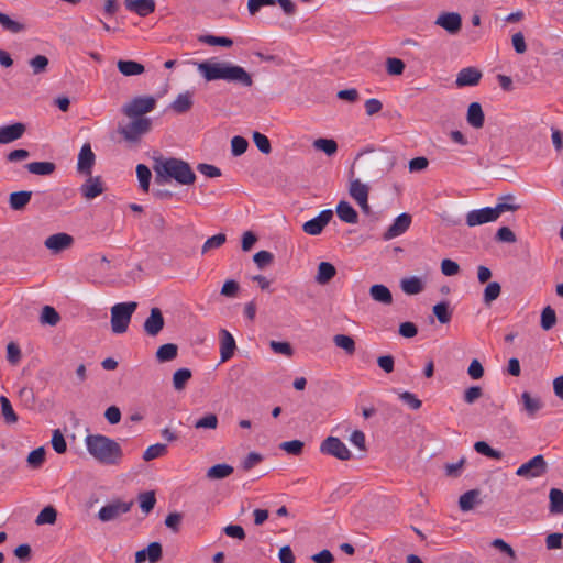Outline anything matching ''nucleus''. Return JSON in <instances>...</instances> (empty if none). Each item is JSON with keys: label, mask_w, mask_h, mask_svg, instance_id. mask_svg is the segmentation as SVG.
I'll list each match as a JSON object with an SVG mask.
<instances>
[{"label": "nucleus", "mask_w": 563, "mask_h": 563, "mask_svg": "<svg viewBox=\"0 0 563 563\" xmlns=\"http://www.w3.org/2000/svg\"><path fill=\"white\" fill-rule=\"evenodd\" d=\"M387 73L393 76H399L405 70V63L396 57H390L386 62Z\"/></svg>", "instance_id": "obj_60"}, {"label": "nucleus", "mask_w": 563, "mask_h": 563, "mask_svg": "<svg viewBox=\"0 0 563 563\" xmlns=\"http://www.w3.org/2000/svg\"><path fill=\"white\" fill-rule=\"evenodd\" d=\"M514 196L508 195L500 198V201L493 207L494 212L496 213V218L498 219L506 211H515L519 208V206L510 203L508 201H512Z\"/></svg>", "instance_id": "obj_43"}, {"label": "nucleus", "mask_w": 563, "mask_h": 563, "mask_svg": "<svg viewBox=\"0 0 563 563\" xmlns=\"http://www.w3.org/2000/svg\"><path fill=\"white\" fill-rule=\"evenodd\" d=\"M49 60L44 55H36L29 60L33 75H40L47 70Z\"/></svg>", "instance_id": "obj_44"}, {"label": "nucleus", "mask_w": 563, "mask_h": 563, "mask_svg": "<svg viewBox=\"0 0 563 563\" xmlns=\"http://www.w3.org/2000/svg\"><path fill=\"white\" fill-rule=\"evenodd\" d=\"M32 198V191L21 190L11 192L9 196V205L12 210L19 211L24 209Z\"/></svg>", "instance_id": "obj_28"}, {"label": "nucleus", "mask_w": 563, "mask_h": 563, "mask_svg": "<svg viewBox=\"0 0 563 563\" xmlns=\"http://www.w3.org/2000/svg\"><path fill=\"white\" fill-rule=\"evenodd\" d=\"M0 24L3 30L9 31L11 33H20L25 30L24 24L19 21L12 20L8 14L0 12Z\"/></svg>", "instance_id": "obj_42"}, {"label": "nucleus", "mask_w": 563, "mask_h": 563, "mask_svg": "<svg viewBox=\"0 0 563 563\" xmlns=\"http://www.w3.org/2000/svg\"><path fill=\"white\" fill-rule=\"evenodd\" d=\"M550 498V512L562 514L563 512V492L559 488H552L549 494Z\"/></svg>", "instance_id": "obj_37"}, {"label": "nucleus", "mask_w": 563, "mask_h": 563, "mask_svg": "<svg viewBox=\"0 0 563 563\" xmlns=\"http://www.w3.org/2000/svg\"><path fill=\"white\" fill-rule=\"evenodd\" d=\"M249 142L242 136H233L231 140V152L233 156H240L247 150Z\"/></svg>", "instance_id": "obj_56"}, {"label": "nucleus", "mask_w": 563, "mask_h": 563, "mask_svg": "<svg viewBox=\"0 0 563 563\" xmlns=\"http://www.w3.org/2000/svg\"><path fill=\"white\" fill-rule=\"evenodd\" d=\"M496 213L493 207H485L481 209H474L466 213L465 222L467 227L473 228L476 225L489 223L496 221Z\"/></svg>", "instance_id": "obj_11"}, {"label": "nucleus", "mask_w": 563, "mask_h": 563, "mask_svg": "<svg viewBox=\"0 0 563 563\" xmlns=\"http://www.w3.org/2000/svg\"><path fill=\"white\" fill-rule=\"evenodd\" d=\"M239 290V284L233 279H229L223 284L221 288V295L224 297L233 298L236 297Z\"/></svg>", "instance_id": "obj_64"}, {"label": "nucleus", "mask_w": 563, "mask_h": 563, "mask_svg": "<svg viewBox=\"0 0 563 563\" xmlns=\"http://www.w3.org/2000/svg\"><path fill=\"white\" fill-rule=\"evenodd\" d=\"M411 224V216L409 213L399 214L384 233V240L388 241L404 234Z\"/></svg>", "instance_id": "obj_13"}, {"label": "nucleus", "mask_w": 563, "mask_h": 563, "mask_svg": "<svg viewBox=\"0 0 563 563\" xmlns=\"http://www.w3.org/2000/svg\"><path fill=\"white\" fill-rule=\"evenodd\" d=\"M74 243V238L68 233H55L46 238L44 245L53 253H59L69 249Z\"/></svg>", "instance_id": "obj_12"}, {"label": "nucleus", "mask_w": 563, "mask_h": 563, "mask_svg": "<svg viewBox=\"0 0 563 563\" xmlns=\"http://www.w3.org/2000/svg\"><path fill=\"white\" fill-rule=\"evenodd\" d=\"M401 290L407 295H417L423 290V284L419 277L412 276L400 282Z\"/></svg>", "instance_id": "obj_34"}, {"label": "nucleus", "mask_w": 563, "mask_h": 563, "mask_svg": "<svg viewBox=\"0 0 563 563\" xmlns=\"http://www.w3.org/2000/svg\"><path fill=\"white\" fill-rule=\"evenodd\" d=\"M556 323V313L553 308L547 306L541 313V328L545 331L552 329Z\"/></svg>", "instance_id": "obj_50"}, {"label": "nucleus", "mask_w": 563, "mask_h": 563, "mask_svg": "<svg viewBox=\"0 0 563 563\" xmlns=\"http://www.w3.org/2000/svg\"><path fill=\"white\" fill-rule=\"evenodd\" d=\"M137 308V302L128 301L115 303L111 307V330L115 334L128 331L131 318Z\"/></svg>", "instance_id": "obj_4"}, {"label": "nucleus", "mask_w": 563, "mask_h": 563, "mask_svg": "<svg viewBox=\"0 0 563 563\" xmlns=\"http://www.w3.org/2000/svg\"><path fill=\"white\" fill-rule=\"evenodd\" d=\"M313 147L325 153L328 156L334 155L338 151V144L332 139H317L313 142Z\"/></svg>", "instance_id": "obj_41"}, {"label": "nucleus", "mask_w": 563, "mask_h": 563, "mask_svg": "<svg viewBox=\"0 0 563 563\" xmlns=\"http://www.w3.org/2000/svg\"><path fill=\"white\" fill-rule=\"evenodd\" d=\"M477 497H478V492L475 489L468 490V492L464 493L463 495H461L460 499H459V506H460L461 510L468 511V510L473 509Z\"/></svg>", "instance_id": "obj_45"}, {"label": "nucleus", "mask_w": 563, "mask_h": 563, "mask_svg": "<svg viewBox=\"0 0 563 563\" xmlns=\"http://www.w3.org/2000/svg\"><path fill=\"white\" fill-rule=\"evenodd\" d=\"M133 120L124 126L119 128V133L129 142H136L150 131L151 120L148 118H132Z\"/></svg>", "instance_id": "obj_7"}, {"label": "nucleus", "mask_w": 563, "mask_h": 563, "mask_svg": "<svg viewBox=\"0 0 563 563\" xmlns=\"http://www.w3.org/2000/svg\"><path fill=\"white\" fill-rule=\"evenodd\" d=\"M51 443H52L53 449L58 454H63L67 450L66 440H65L64 435L62 434V432L58 429L54 430Z\"/></svg>", "instance_id": "obj_58"}, {"label": "nucleus", "mask_w": 563, "mask_h": 563, "mask_svg": "<svg viewBox=\"0 0 563 563\" xmlns=\"http://www.w3.org/2000/svg\"><path fill=\"white\" fill-rule=\"evenodd\" d=\"M218 417L214 413H208L196 420L194 427L196 429H210L214 430L218 427Z\"/></svg>", "instance_id": "obj_53"}, {"label": "nucleus", "mask_w": 563, "mask_h": 563, "mask_svg": "<svg viewBox=\"0 0 563 563\" xmlns=\"http://www.w3.org/2000/svg\"><path fill=\"white\" fill-rule=\"evenodd\" d=\"M519 404L521 405V411L531 419L536 418L538 411L543 407L541 399L538 396H532L529 391L521 394Z\"/></svg>", "instance_id": "obj_15"}, {"label": "nucleus", "mask_w": 563, "mask_h": 563, "mask_svg": "<svg viewBox=\"0 0 563 563\" xmlns=\"http://www.w3.org/2000/svg\"><path fill=\"white\" fill-rule=\"evenodd\" d=\"M482 78V73L475 67H466L459 71L455 84L457 87L476 86Z\"/></svg>", "instance_id": "obj_20"}, {"label": "nucleus", "mask_w": 563, "mask_h": 563, "mask_svg": "<svg viewBox=\"0 0 563 563\" xmlns=\"http://www.w3.org/2000/svg\"><path fill=\"white\" fill-rule=\"evenodd\" d=\"M253 141L258 148L260 152L263 154H269L272 151L271 142L268 137L260 132L253 133Z\"/></svg>", "instance_id": "obj_59"}, {"label": "nucleus", "mask_w": 563, "mask_h": 563, "mask_svg": "<svg viewBox=\"0 0 563 563\" xmlns=\"http://www.w3.org/2000/svg\"><path fill=\"white\" fill-rule=\"evenodd\" d=\"M155 104L156 100L151 96L136 97L122 107V112L129 118H143V114L154 110Z\"/></svg>", "instance_id": "obj_5"}, {"label": "nucleus", "mask_w": 563, "mask_h": 563, "mask_svg": "<svg viewBox=\"0 0 563 563\" xmlns=\"http://www.w3.org/2000/svg\"><path fill=\"white\" fill-rule=\"evenodd\" d=\"M140 508L143 512L148 514L155 506L156 498L154 492H145L139 496Z\"/></svg>", "instance_id": "obj_55"}, {"label": "nucleus", "mask_w": 563, "mask_h": 563, "mask_svg": "<svg viewBox=\"0 0 563 563\" xmlns=\"http://www.w3.org/2000/svg\"><path fill=\"white\" fill-rule=\"evenodd\" d=\"M433 313L440 323H448L452 317V313L449 310V303L445 301L437 303L433 307Z\"/></svg>", "instance_id": "obj_54"}, {"label": "nucleus", "mask_w": 563, "mask_h": 563, "mask_svg": "<svg viewBox=\"0 0 563 563\" xmlns=\"http://www.w3.org/2000/svg\"><path fill=\"white\" fill-rule=\"evenodd\" d=\"M29 173L40 176H48L56 169V165L52 162H32L25 165Z\"/></svg>", "instance_id": "obj_31"}, {"label": "nucleus", "mask_w": 563, "mask_h": 563, "mask_svg": "<svg viewBox=\"0 0 563 563\" xmlns=\"http://www.w3.org/2000/svg\"><path fill=\"white\" fill-rule=\"evenodd\" d=\"M335 346L345 351L346 354L352 355L355 352V342L352 336L346 334H336L333 336Z\"/></svg>", "instance_id": "obj_38"}, {"label": "nucleus", "mask_w": 563, "mask_h": 563, "mask_svg": "<svg viewBox=\"0 0 563 563\" xmlns=\"http://www.w3.org/2000/svg\"><path fill=\"white\" fill-rule=\"evenodd\" d=\"M234 468L225 463L216 464L207 471V478L209 479H223L233 473Z\"/></svg>", "instance_id": "obj_35"}, {"label": "nucleus", "mask_w": 563, "mask_h": 563, "mask_svg": "<svg viewBox=\"0 0 563 563\" xmlns=\"http://www.w3.org/2000/svg\"><path fill=\"white\" fill-rule=\"evenodd\" d=\"M227 241V235L224 233H218L203 243L202 245V254L208 253L209 251L213 249H219Z\"/></svg>", "instance_id": "obj_51"}, {"label": "nucleus", "mask_w": 563, "mask_h": 563, "mask_svg": "<svg viewBox=\"0 0 563 563\" xmlns=\"http://www.w3.org/2000/svg\"><path fill=\"white\" fill-rule=\"evenodd\" d=\"M336 214L345 223L355 224L358 221V214L356 210L347 202L340 201L336 206Z\"/></svg>", "instance_id": "obj_27"}, {"label": "nucleus", "mask_w": 563, "mask_h": 563, "mask_svg": "<svg viewBox=\"0 0 563 563\" xmlns=\"http://www.w3.org/2000/svg\"><path fill=\"white\" fill-rule=\"evenodd\" d=\"M192 98L194 93L190 91L179 93L177 98L169 104V109L177 114L186 113L191 109L194 104Z\"/></svg>", "instance_id": "obj_23"}, {"label": "nucleus", "mask_w": 563, "mask_h": 563, "mask_svg": "<svg viewBox=\"0 0 563 563\" xmlns=\"http://www.w3.org/2000/svg\"><path fill=\"white\" fill-rule=\"evenodd\" d=\"M87 452L103 465H119L123 457L121 445L103 434H88L85 438Z\"/></svg>", "instance_id": "obj_3"}, {"label": "nucleus", "mask_w": 563, "mask_h": 563, "mask_svg": "<svg viewBox=\"0 0 563 563\" xmlns=\"http://www.w3.org/2000/svg\"><path fill=\"white\" fill-rule=\"evenodd\" d=\"M133 500L124 501L120 499L112 500L111 503L101 507L98 511V519L102 522H109L120 518L122 515L129 512L133 506Z\"/></svg>", "instance_id": "obj_6"}, {"label": "nucleus", "mask_w": 563, "mask_h": 563, "mask_svg": "<svg viewBox=\"0 0 563 563\" xmlns=\"http://www.w3.org/2000/svg\"><path fill=\"white\" fill-rule=\"evenodd\" d=\"M167 453V446L162 443L150 445L143 453V460L148 462Z\"/></svg>", "instance_id": "obj_48"}, {"label": "nucleus", "mask_w": 563, "mask_h": 563, "mask_svg": "<svg viewBox=\"0 0 563 563\" xmlns=\"http://www.w3.org/2000/svg\"><path fill=\"white\" fill-rule=\"evenodd\" d=\"M435 24L444 29L450 34H456L462 27V19L459 13L445 12L437 18Z\"/></svg>", "instance_id": "obj_14"}, {"label": "nucleus", "mask_w": 563, "mask_h": 563, "mask_svg": "<svg viewBox=\"0 0 563 563\" xmlns=\"http://www.w3.org/2000/svg\"><path fill=\"white\" fill-rule=\"evenodd\" d=\"M547 471L548 464L543 455L539 454L520 465L516 471V475L523 478H536L543 476Z\"/></svg>", "instance_id": "obj_8"}, {"label": "nucleus", "mask_w": 563, "mask_h": 563, "mask_svg": "<svg viewBox=\"0 0 563 563\" xmlns=\"http://www.w3.org/2000/svg\"><path fill=\"white\" fill-rule=\"evenodd\" d=\"M118 69L123 76H136L144 73V66L135 60H119Z\"/></svg>", "instance_id": "obj_32"}, {"label": "nucleus", "mask_w": 563, "mask_h": 563, "mask_svg": "<svg viewBox=\"0 0 563 563\" xmlns=\"http://www.w3.org/2000/svg\"><path fill=\"white\" fill-rule=\"evenodd\" d=\"M263 461V456L260 453L251 452L249 453L245 459L242 461V468L244 471H250L257 464H260Z\"/></svg>", "instance_id": "obj_62"}, {"label": "nucleus", "mask_w": 563, "mask_h": 563, "mask_svg": "<svg viewBox=\"0 0 563 563\" xmlns=\"http://www.w3.org/2000/svg\"><path fill=\"white\" fill-rule=\"evenodd\" d=\"M235 340L233 335L225 329L220 330V355L221 362L230 360L235 350Z\"/></svg>", "instance_id": "obj_21"}, {"label": "nucleus", "mask_w": 563, "mask_h": 563, "mask_svg": "<svg viewBox=\"0 0 563 563\" xmlns=\"http://www.w3.org/2000/svg\"><path fill=\"white\" fill-rule=\"evenodd\" d=\"M332 218L333 211L331 209H324L317 217L305 222L302 230L309 235H319Z\"/></svg>", "instance_id": "obj_10"}, {"label": "nucleus", "mask_w": 563, "mask_h": 563, "mask_svg": "<svg viewBox=\"0 0 563 563\" xmlns=\"http://www.w3.org/2000/svg\"><path fill=\"white\" fill-rule=\"evenodd\" d=\"M273 254L268 251H260L254 254L253 261L258 268H263L273 262Z\"/></svg>", "instance_id": "obj_63"}, {"label": "nucleus", "mask_w": 563, "mask_h": 563, "mask_svg": "<svg viewBox=\"0 0 563 563\" xmlns=\"http://www.w3.org/2000/svg\"><path fill=\"white\" fill-rule=\"evenodd\" d=\"M60 320L58 312L51 306H45L42 309L41 322L43 324L56 325Z\"/></svg>", "instance_id": "obj_52"}, {"label": "nucleus", "mask_w": 563, "mask_h": 563, "mask_svg": "<svg viewBox=\"0 0 563 563\" xmlns=\"http://www.w3.org/2000/svg\"><path fill=\"white\" fill-rule=\"evenodd\" d=\"M178 347L174 343L161 345L156 351V358L159 363L170 362L177 357Z\"/></svg>", "instance_id": "obj_33"}, {"label": "nucleus", "mask_w": 563, "mask_h": 563, "mask_svg": "<svg viewBox=\"0 0 563 563\" xmlns=\"http://www.w3.org/2000/svg\"><path fill=\"white\" fill-rule=\"evenodd\" d=\"M336 274V268L329 262H321L318 265L316 282L320 285L328 284Z\"/></svg>", "instance_id": "obj_29"}, {"label": "nucleus", "mask_w": 563, "mask_h": 563, "mask_svg": "<svg viewBox=\"0 0 563 563\" xmlns=\"http://www.w3.org/2000/svg\"><path fill=\"white\" fill-rule=\"evenodd\" d=\"M199 41L207 45L222 46V47H230L233 44L231 38L225 37V36H216V35H202L199 37Z\"/></svg>", "instance_id": "obj_49"}, {"label": "nucleus", "mask_w": 563, "mask_h": 563, "mask_svg": "<svg viewBox=\"0 0 563 563\" xmlns=\"http://www.w3.org/2000/svg\"><path fill=\"white\" fill-rule=\"evenodd\" d=\"M192 374L189 368H179L173 374V387L175 390H183L190 380Z\"/></svg>", "instance_id": "obj_36"}, {"label": "nucleus", "mask_w": 563, "mask_h": 563, "mask_svg": "<svg viewBox=\"0 0 563 563\" xmlns=\"http://www.w3.org/2000/svg\"><path fill=\"white\" fill-rule=\"evenodd\" d=\"M371 298L382 305L389 306L393 303V295L388 287L382 284H375L369 288Z\"/></svg>", "instance_id": "obj_24"}, {"label": "nucleus", "mask_w": 563, "mask_h": 563, "mask_svg": "<svg viewBox=\"0 0 563 563\" xmlns=\"http://www.w3.org/2000/svg\"><path fill=\"white\" fill-rule=\"evenodd\" d=\"M81 195L86 199H95L101 195L103 187L99 177H89L85 184L80 187Z\"/></svg>", "instance_id": "obj_25"}, {"label": "nucleus", "mask_w": 563, "mask_h": 563, "mask_svg": "<svg viewBox=\"0 0 563 563\" xmlns=\"http://www.w3.org/2000/svg\"><path fill=\"white\" fill-rule=\"evenodd\" d=\"M349 194L356 202H358L361 200L368 199L369 187L360 179H354L350 183Z\"/></svg>", "instance_id": "obj_30"}, {"label": "nucleus", "mask_w": 563, "mask_h": 563, "mask_svg": "<svg viewBox=\"0 0 563 563\" xmlns=\"http://www.w3.org/2000/svg\"><path fill=\"white\" fill-rule=\"evenodd\" d=\"M164 328V317L158 308H152L148 318L144 322V331L151 336H156Z\"/></svg>", "instance_id": "obj_19"}, {"label": "nucleus", "mask_w": 563, "mask_h": 563, "mask_svg": "<svg viewBox=\"0 0 563 563\" xmlns=\"http://www.w3.org/2000/svg\"><path fill=\"white\" fill-rule=\"evenodd\" d=\"M467 123L474 129H481L484 125L485 115L482 106L478 102H472L467 109Z\"/></svg>", "instance_id": "obj_26"}, {"label": "nucleus", "mask_w": 563, "mask_h": 563, "mask_svg": "<svg viewBox=\"0 0 563 563\" xmlns=\"http://www.w3.org/2000/svg\"><path fill=\"white\" fill-rule=\"evenodd\" d=\"M25 130V124L21 122L0 126V144H8L21 139Z\"/></svg>", "instance_id": "obj_18"}, {"label": "nucleus", "mask_w": 563, "mask_h": 563, "mask_svg": "<svg viewBox=\"0 0 563 563\" xmlns=\"http://www.w3.org/2000/svg\"><path fill=\"white\" fill-rule=\"evenodd\" d=\"M57 511L52 506H47L40 511L36 517V525H53L56 521Z\"/></svg>", "instance_id": "obj_46"}, {"label": "nucleus", "mask_w": 563, "mask_h": 563, "mask_svg": "<svg viewBox=\"0 0 563 563\" xmlns=\"http://www.w3.org/2000/svg\"><path fill=\"white\" fill-rule=\"evenodd\" d=\"M280 449L291 455H299L303 449V442L300 440L285 441L280 444Z\"/></svg>", "instance_id": "obj_61"}, {"label": "nucleus", "mask_w": 563, "mask_h": 563, "mask_svg": "<svg viewBox=\"0 0 563 563\" xmlns=\"http://www.w3.org/2000/svg\"><path fill=\"white\" fill-rule=\"evenodd\" d=\"M96 156L91 150V145L89 143H85L79 152L77 169L79 173L90 175L92 166L95 164Z\"/></svg>", "instance_id": "obj_17"}, {"label": "nucleus", "mask_w": 563, "mask_h": 563, "mask_svg": "<svg viewBox=\"0 0 563 563\" xmlns=\"http://www.w3.org/2000/svg\"><path fill=\"white\" fill-rule=\"evenodd\" d=\"M136 176L140 183V187L144 191H148L152 173L150 168L144 164L136 166Z\"/></svg>", "instance_id": "obj_47"}, {"label": "nucleus", "mask_w": 563, "mask_h": 563, "mask_svg": "<svg viewBox=\"0 0 563 563\" xmlns=\"http://www.w3.org/2000/svg\"><path fill=\"white\" fill-rule=\"evenodd\" d=\"M500 292H501V286L499 283H497V282L489 283L484 289L483 302L486 306H489L494 300H496L500 296Z\"/></svg>", "instance_id": "obj_40"}, {"label": "nucleus", "mask_w": 563, "mask_h": 563, "mask_svg": "<svg viewBox=\"0 0 563 563\" xmlns=\"http://www.w3.org/2000/svg\"><path fill=\"white\" fill-rule=\"evenodd\" d=\"M163 549L159 542H152L147 548L135 553V563H143L148 560L150 563H156L162 559Z\"/></svg>", "instance_id": "obj_16"}, {"label": "nucleus", "mask_w": 563, "mask_h": 563, "mask_svg": "<svg viewBox=\"0 0 563 563\" xmlns=\"http://www.w3.org/2000/svg\"><path fill=\"white\" fill-rule=\"evenodd\" d=\"M125 7L140 16H147L155 11L154 0H125Z\"/></svg>", "instance_id": "obj_22"}, {"label": "nucleus", "mask_w": 563, "mask_h": 563, "mask_svg": "<svg viewBox=\"0 0 563 563\" xmlns=\"http://www.w3.org/2000/svg\"><path fill=\"white\" fill-rule=\"evenodd\" d=\"M197 70L206 81L225 80L242 87H251L253 79L242 66L210 58L197 63Z\"/></svg>", "instance_id": "obj_1"}, {"label": "nucleus", "mask_w": 563, "mask_h": 563, "mask_svg": "<svg viewBox=\"0 0 563 563\" xmlns=\"http://www.w3.org/2000/svg\"><path fill=\"white\" fill-rule=\"evenodd\" d=\"M1 415L7 423H15L18 415L13 410L10 400L5 396H0Z\"/></svg>", "instance_id": "obj_39"}, {"label": "nucleus", "mask_w": 563, "mask_h": 563, "mask_svg": "<svg viewBox=\"0 0 563 563\" xmlns=\"http://www.w3.org/2000/svg\"><path fill=\"white\" fill-rule=\"evenodd\" d=\"M320 451L323 454L334 456L341 461L351 459V452L343 441L335 437H328L322 441Z\"/></svg>", "instance_id": "obj_9"}, {"label": "nucleus", "mask_w": 563, "mask_h": 563, "mask_svg": "<svg viewBox=\"0 0 563 563\" xmlns=\"http://www.w3.org/2000/svg\"><path fill=\"white\" fill-rule=\"evenodd\" d=\"M45 460V450L44 448H37L30 452L27 456V463L31 467L37 468L40 467Z\"/></svg>", "instance_id": "obj_57"}, {"label": "nucleus", "mask_w": 563, "mask_h": 563, "mask_svg": "<svg viewBox=\"0 0 563 563\" xmlns=\"http://www.w3.org/2000/svg\"><path fill=\"white\" fill-rule=\"evenodd\" d=\"M153 169L155 183L158 185H165L172 180L180 185H191L196 180L190 165L180 158L157 157L154 159Z\"/></svg>", "instance_id": "obj_2"}]
</instances>
